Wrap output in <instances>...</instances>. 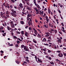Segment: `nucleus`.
Wrapping results in <instances>:
<instances>
[{
    "mask_svg": "<svg viewBox=\"0 0 66 66\" xmlns=\"http://www.w3.org/2000/svg\"><path fill=\"white\" fill-rule=\"evenodd\" d=\"M54 31H55V33H57V30H55Z\"/></svg>",
    "mask_w": 66,
    "mask_h": 66,
    "instance_id": "nucleus-37",
    "label": "nucleus"
},
{
    "mask_svg": "<svg viewBox=\"0 0 66 66\" xmlns=\"http://www.w3.org/2000/svg\"><path fill=\"white\" fill-rule=\"evenodd\" d=\"M27 4V5H29V2H28L27 3H26Z\"/></svg>",
    "mask_w": 66,
    "mask_h": 66,
    "instance_id": "nucleus-58",
    "label": "nucleus"
},
{
    "mask_svg": "<svg viewBox=\"0 0 66 66\" xmlns=\"http://www.w3.org/2000/svg\"><path fill=\"white\" fill-rule=\"evenodd\" d=\"M17 43L18 44H19V43H20V41H19V40H17L16 41Z\"/></svg>",
    "mask_w": 66,
    "mask_h": 66,
    "instance_id": "nucleus-19",
    "label": "nucleus"
},
{
    "mask_svg": "<svg viewBox=\"0 0 66 66\" xmlns=\"http://www.w3.org/2000/svg\"><path fill=\"white\" fill-rule=\"evenodd\" d=\"M45 18H46V20H47V19H48V18L47 16H45Z\"/></svg>",
    "mask_w": 66,
    "mask_h": 66,
    "instance_id": "nucleus-40",
    "label": "nucleus"
},
{
    "mask_svg": "<svg viewBox=\"0 0 66 66\" xmlns=\"http://www.w3.org/2000/svg\"><path fill=\"white\" fill-rule=\"evenodd\" d=\"M61 24H62V26H63V27H64V23H63L62 22L61 23Z\"/></svg>",
    "mask_w": 66,
    "mask_h": 66,
    "instance_id": "nucleus-35",
    "label": "nucleus"
},
{
    "mask_svg": "<svg viewBox=\"0 0 66 66\" xmlns=\"http://www.w3.org/2000/svg\"><path fill=\"white\" fill-rule=\"evenodd\" d=\"M50 63L52 64V65H54V62L52 61L51 62H50Z\"/></svg>",
    "mask_w": 66,
    "mask_h": 66,
    "instance_id": "nucleus-15",
    "label": "nucleus"
},
{
    "mask_svg": "<svg viewBox=\"0 0 66 66\" xmlns=\"http://www.w3.org/2000/svg\"><path fill=\"white\" fill-rule=\"evenodd\" d=\"M13 38L15 39V38H17V37L15 36H13Z\"/></svg>",
    "mask_w": 66,
    "mask_h": 66,
    "instance_id": "nucleus-28",
    "label": "nucleus"
},
{
    "mask_svg": "<svg viewBox=\"0 0 66 66\" xmlns=\"http://www.w3.org/2000/svg\"><path fill=\"white\" fill-rule=\"evenodd\" d=\"M48 52H49V53H51V51H50V50H48Z\"/></svg>",
    "mask_w": 66,
    "mask_h": 66,
    "instance_id": "nucleus-50",
    "label": "nucleus"
},
{
    "mask_svg": "<svg viewBox=\"0 0 66 66\" xmlns=\"http://www.w3.org/2000/svg\"><path fill=\"white\" fill-rule=\"evenodd\" d=\"M30 24H31V26H32V22H30V24H29V25H30Z\"/></svg>",
    "mask_w": 66,
    "mask_h": 66,
    "instance_id": "nucleus-34",
    "label": "nucleus"
},
{
    "mask_svg": "<svg viewBox=\"0 0 66 66\" xmlns=\"http://www.w3.org/2000/svg\"><path fill=\"white\" fill-rule=\"evenodd\" d=\"M11 26L12 28H15V25H14V24H12L11 25Z\"/></svg>",
    "mask_w": 66,
    "mask_h": 66,
    "instance_id": "nucleus-9",
    "label": "nucleus"
},
{
    "mask_svg": "<svg viewBox=\"0 0 66 66\" xmlns=\"http://www.w3.org/2000/svg\"><path fill=\"white\" fill-rule=\"evenodd\" d=\"M43 4H46V3L45 2H43Z\"/></svg>",
    "mask_w": 66,
    "mask_h": 66,
    "instance_id": "nucleus-62",
    "label": "nucleus"
},
{
    "mask_svg": "<svg viewBox=\"0 0 66 66\" xmlns=\"http://www.w3.org/2000/svg\"><path fill=\"white\" fill-rule=\"evenodd\" d=\"M59 64H61V61L60 60H59Z\"/></svg>",
    "mask_w": 66,
    "mask_h": 66,
    "instance_id": "nucleus-51",
    "label": "nucleus"
},
{
    "mask_svg": "<svg viewBox=\"0 0 66 66\" xmlns=\"http://www.w3.org/2000/svg\"><path fill=\"white\" fill-rule=\"evenodd\" d=\"M11 11L13 12L11 13V15L13 17H16V11H14V10L12 9L11 10Z\"/></svg>",
    "mask_w": 66,
    "mask_h": 66,
    "instance_id": "nucleus-1",
    "label": "nucleus"
},
{
    "mask_svg": "<svg viewBox=\"0 0 66 66\" xmlns=\"http://www.w3.org/2000/svg\"><path fill=\"white\" fill-rule=\"evenodd\" d=\"M9 46H13V44H11L9 45Z\"/></svg>",
    "mask_w": 66,
    "mask_h": 66,
    "instance_id": "nucleus-41",
    "label": "nucleus"
},
{
    "mask_svg": "<svg viewBox=\"0 0 66 66\" xmlns=\"http://www.w3.org/2000/svg\"><path fill=\"white\" fill-rule=\"evenodd\" d=\"M60 60H59L58 59H57L56 60V61H57V62H59V61Z\"/></svg>",
    "mask_w": 66,
    "mask_h": 66,
    "instance_id": "nucleus-59",
    "label": "nucleus"
},
{
    "mask_svg": "<svg viewBox=\"0 0 66 66\" xmlns=\"http://www.w3.org/2000/svg\"><path fill=\"white\" fill-rule=\"evenodd\" d=\"M21 34H22V35H24V32L23 31H21Z\"/></svg>",
    "mask_w": 66,
    "mask_h": 66,
    "instance_id": "nucleus-26",
    "label": "nucleus"
},
{
    "mask_svg": "<svg viewBox=\"0 0 66 66\" xmlns=\"http://www.w3.org/2000/svg\"><path fill=\"white\" fill-rule=\"evenodd\" d=\"M36 5L37 6V7L39 9V8H40V6H39V5H37V4Z\"/></svg>",
    "mask_w": 66,
    "mask_h": 66,
    "instance_id": "nucleus-14",
    "label": "nucleus"
},
{
    "mask_svg": "<svg viewBox=\"0 0 66 66\" xmlns=\"http://www.w3.org/2000/svg\"><path fill=\"white\" fill-rule=\"evenodd\" d=\"M34 4L35 5H36L37 4H36V1H34Z\"/></svg>",
    "mask_w": 66,
    "mask_h": 66,
    "instance_id": "nucleus-31",
    "label": "nucleus"
},
{
    "mask_svg": "<svg viewBox=\"0 0 66 66\" xmlns=\"http://www.w3.org/2000/svg\"><path fill=\"white\" fill-rule=\"evenodd\" d=\"M61 30H62V31H63V32H64V33H66L65 30L64 29L62 30V29H61Z\"/></svg>",
    "mask_w": 66,
    "mask_h": 66,
    "instance_id": "nucleus-17",
    "label": "nucleus"
},
{
    "mask_svg": "<svg viewBox=\"0 0 66 66\" xmlns=\"http://www.w3.org/2000/svg\"><path fill=\"white\" fill-rule=\"evenodd\" d=\"M27 9L28 10H29V11H31V10L29 8V7H27Z\"/></svg>",
    "mask_w": 66,
    "mask_h": 66,
    "instance_id": "nucleus-22",
    "label": "nucleus"
},
{
    "mask_svg": "<svg viewBox=\"0 0 66 66\" xmlns=\"http://www.w3.org/2000/svg\"><path fill=\"white\" fill-rule=\"evenodd\" d=\"M47 21V22H49V19H46V20Z\"/></svg>",
    "mask_w": 66,
    "mask_h": 66,
    "instance_id": "nucleus-53",
    "label": "nucleus"
},
{
    "mask_svg": "<svg viewBox=\"0 0 66 66\" xmlns=\"http://www.w3.org/2000/svg\"><path fill=\"white\" fill-rule=\"evenodd\" d=\"M0 15L1 16H3V12H1Z\"/></svg>",
    "mask_w": 66,
    "mask_h": 66,
    "instance_id": "nucleus-23",
    "label": "nucleus"
},
{
    "mask_svg": "<svg viewBox=\"0 0 66 66\" xmlns=\"http://www.w3.org/2000/svg\"><path fill=\"white\" fill-rule=\"evenodd\" d=\"M31 54L32 56H35V55L33 54Z\"/></svg>",
    "mask_w": 66,
    "mask_h": 66,
    "instance_id": "nucleus-42",
    "label": "nucleus"
},
{
    "mask_svg": "<svg viewBox=\"0 0 66 66\" xmlns=\"http://www.w3.org/2000/svg\"><path fill=\"white\" fill-rule=\"evenodd\" d=\"M6 14L7 15L9 14V12L8 11H7L6 12Z\"/></svg>",
    "mask_w": 66,
    "mask_h": 66,
    "instance_id": "nucleus-33",
    "label": "nucleus"
},
{
    "mask_svg": "<svg viewBox=\"0 0 66 66\" xmlns=\"http://www.w3.org/2000/svg\"><path fill=\"white\" fill-rule=\"evenodd\" d=\"M6 16L7 17L9 18L10 17V16H9V15H6Z\"/></svg>",
    "mask_w": 66,
    "mask_h": 66,
    "instance_id": "nucleus-36",
    "label": "nucleus"
},
{
    "mask_svg": "<svg viewBox=\"0 0 66 66\" xmlns=\"http://www.w3.org/2000/svg\"><path fill=\"white\" fill-rule=\"evenodd\" d=\"M62 29L63 30H64V27H62Z\"/></svg>",
    "mask_w": 66,
    "mask_h": 66,
    "instance_id": "nucleus-64",
    "label": "nucleus"
},
{
    "mask_svg": "<svg viewBox=\"0 0 66 66\" xmlns=\"http://www.w3.org/2000/svg\"><path fill=\"white\" fill-rule=\"evenodd\" d=\"M0 52H1V53H4V52H3V51H2V50Z\"/></svg>",
    "mask_w": 66,
    "mask_h": 66,
    "instance_id": "nucleus-44",
    "label": "nucleus"
},
{
    "mask_svg": "<svg viewBox=\"0 0 66 66\" xmlns=\"http://www.w3.org/2000/svg\"><path fill=\"white\" fill-rule=\"evenodd\" d=\"M58 42H59V41H60V40H61L60 39H59V40H57Z\"/></svg>",
    "mask_w": 66,
    "mask_h": 66,
    "instance_id": "nucleus-63",
    "label": "nucleus"
},
{
    "mask_svg": "<svg viewBox=\"0 0 66 66\" xmlns=\"http://www.w3.org/2000/svg\"><path fill=\"white\" fill-rule=\"evenodd\" d=\"M11 1L13 2V3H15V1L14 0H11Z\"/></svg>",
    "mask_w": 66,
    "mask_h": 66,
    "instance_id": "nucleus-39",
    "label": "nucleus"
},
{
    "mask_svg": "<svg viewBox=\"0 0 66 66\" xmlns=\"http://www.w3.org/2000/svg\"><path fill=\"white\" fill-rule=\"evenodd\" d=\"M35 34L36 35H37V31H35Z\"/></svg>",
    "mask_w": 66,
    "mask_h": 66,
    "instance_id": "nucleus-29",
    "label": "nucleus"
},
{
    "mask_svg": "<svg viewBox=\"0 0 66 66\" xmlns=\"http://www.w3.org/2000/svg\"><path fill=\"white\" fill-rule=\"evenodd\" d=\"M35 21L36 23H37V22H38V21L36 19H35Z\"/></svg>",
    "mask_w": 66,
    "mask_h": 66,
    "instance_id": "nucleus-54",
    "label": "nucleus"
},
{
    "mask_svg": "<svg viewBox=\"0 0 66 66\" xmlns=\"http://www.w3.org/2000/svg\"><path fill=\"white\" fill-rule=\"evenodd\" d=\"M15 62L16 63H17V64H19L20 63V62L18 60H16Z\"/></svg>",
    "mask_w": 66,
    "mask_h": 66,
    "instance_id": "nucleus-8",
    "label": "nucleus"
},
{
    "mask_svg": "<svg viewBox=\"0 0 66 66\" xmlns=\"http://www.w3.org/2000/svg\"><path fill=\"white\" fill-rule=\"evenodd\" d=\"M19 6H20L21 8H23V5L21 3H20V4L19 5Z\"/></svg>",
    "mask_w": 66,
    "mask_h": 66,
    "instance_id": "nucleus-4",
    "label": "nucleus"
},
{
    "mask_svg": "<svg viewBox=\"0 0 66 66\" xmlns=\"http://www.w3.org/2000/svg\"><path fill=\"white\" fill-rule=\"evenodd\" d=\"M10 27H9V26H7V29L9 31H10Z\"/></svg>",
    "mask_w": 66,
    "mask_h": 66,
    "instance_id": "nucleus-24",
    "label": "nucleus"
},
{
    "mask_svg": "<svg viewBox=\"0 0 66 66\" xmlns=\"http://www.w3.org/2000/svg\"><path fill=\"white\" fill-rule=\"evenodd\" d=\"M24 47V45L23 44L21 46V48H23Z\"/></svg>",
    "mask_w": 66,
    "mask_h": 66,
    "instance_id": "nucleus-13",
    "label": "nucleus"
},
{
    "mask_svg": "<svg viewBox=\"0 0 66 66\" xmlns=\"http://www.w3.org/2000/svg\"><path fill=\"white\" fill-rule=\"evenodd\" d=\"M24 49L25 51H29V49L28 48V47H27V46H24Z\"/></svg>",
    "mask_w": 66,
    "mask_h": 66,
    "instance_id": "nucleus-3",
    "label": "nucleus"
},
{
    "mask_svg": "<svg viewBox=\"0 0 66 66\" xmlns=\"http://www.w3.org/2000/svg\"><path fill=\"white\" fill-rule=\"evenodd\" d=\"M48 58L49 59V60H51L52 59V58H51V57H49Z\"/></svg>",
    "mask_w": 66,
    "mask_h": 66,
    "instance_id": "nucleus-45",
    "label": "nucleus"
},
{
    "mask_svg": "<svg viewBox=\"0 0 66 66\" xmlns=\"http://www.w3.org/2000/svg\"><path fill=\"white\" fill-rule=\"evenodd\" d=\"M57 53H60V52H61L60 51H57Z\"/></svg>",
    "mask_w": 66,
    "mask_h": 66,
    "instance_id": "nucleus-52",
    "label": "nucleus"
},
{
    "mask_svg": "<svg viewBox=\"0 0 66 66\" xmlns=\"http://www.w3.org/2000/svg\"><path fill=\"white\" fill-rule=\"evenodd\" d=\"M50 30L51 31H52V32H53V31L54 32V30H53V29H51Z\"/></svg>",
    "mask_w": 66,
    "mask_h": 66,
    "instance_id": "nucleus-48",
    "label": "nucleus"
},
{
    "mask_svg": "<svg viewBox=\"0 0 66 66\" xmlns=\"http://www.w3.org/2000/svg\"><path fill=\"white\" fill-rule=\"evenodd\" d=\"M26 61H27V63H29V62H30V60L29 59H26Z\"/></svg>",
    "mask_w": 66,
    "mask_h": 66,
    "instance_id": "nucleus-18",
    "label": "nucleus"
},
{
    "mask_svg": "<svg viewBox=\"0 0 66 66\" xmlns=\"http://www.w3.org/2000/svg\"><path fill=\"white\" fill-rule=\"evenodd\" d=\"M15 47L16 48H18L19 47V45L18 44H16L15 45Z\"/></svg>",
    "mask_w": 66,
    "mask_h": 66,
    "instance_id": "nucleus-16",
    "label": "nucleus"
},
{
    "mask_svg": "<svg viewBox=\"0 0 66 66\" xmlns=\"http://www.w3.org/2000/svg\"><path fill=\"white\" fill-rule=\"evenodd\" d=\"M3 27H1L0 28V30H3Z\"/></svg>",
    "mask_w": 66,
    "mask_h": 66,
    "instance_id": "nucleus-43",
    "label": "nucleus"
},
{
    "mask_svg": "<svg viewBox=\"0 0 66 66\" xmlns=\"http://www.w3.org/2000/svg\"><path fill=\"white\" fill-rule=\"evenodd\" d=\"M10 7L11 9H12V8H13V6H12V5H10Z\"/></svg>",
    "mask_w": 66,
    "mask_h": 66,
    "instance_id": "nucleus-57",
    "label": "nucleus"
},
{
    "mask_svg": "<svg viewBox=\"0 0 66 66\" xmlns=\"http://www.w3.org/2000/svg\"><path fill=\"white\" fill-rule=\"evenodd\" d=\"M58 12H59V13L60 14H61V11H60V10H58Z\"/></svg>",
    "mask_w": 66,
    "mask_h": 66,
    "instance_id": "nucleus-55",
    "label": "nucleus"
},
{
    "mask_svg": "<svg viewBox=\"0 0 66 66\" xmlns=\"http://www.w3.org/2000/svg\"><path fill=\"white\" fill-rule=\"evenodd\" d=\"M34 40H35L34 39H33V42L34 43H35L36 44H37V42H36V41H34Z\"/></svg>",
    "mask_w": 66,
    "mask_h": 66,
    "instance_id": "nucleus-20",
    "label": "nucleus"
},
{
    "mask_svg": "<svg viewBox=\"0 0 66 66\" xmlns=\"http://www.w3.org/2000/svg\"><path fill=\"white\" fill-rule=\"evenodd\" d=\"M20 23L21 24H24V22L23 21H20Z\"/></svg>",
    "mask_w": 66,
    "mask_h": 66,
    "instance_id": "nucleus-10",
    "label": "nucleus"
},
{
    "mask_svg": "<svg viewBox=\"0 0 66 66\" xmlns=\"http://www.w3.org/2000/svg\"><path fill=\"white\" fill-rule=\"evenodd\" d=\"M3 35V36H5V35H6V33H5Z\"/></svg>",
    "mask_w": 66,
    "mask_h": 66,
    "instance_id": "nucleus-30",
    "label": "nucleus"
},
{
    "mask_svg": "<svg viewBox=\"0 0 66 66\" xmlns=\"http://www.w3.org/2000/svg\"><path fill=\"white\" fill-rule=\"evenodd\" d=\"M44 45H46V46H49V44H44Z\"/></svg>",
    "mask_w": 66,
    "mask_h": 66,
    "instance_id": "nucleus-46",
    "label": "nucleus"
},
{
    "mask_svg": "<svg viewBox=\"0 0 66 66\" xmlns=\"http://www.w3.org/2000/svg\"><path fill=\"white\" fill-rule=\"evenodd\" d=\"M16 33L17 34H20V32H19L18 31H17L16 32Z\"/></svg>",
    "mask_w": 66,
    "mask_h": 66,
    "instance_id": "nucleus-38",
    "label": "nucleus"
},
{
    "mask_svg": "<svg viewBox=\"0 0 66 66\" xmlns=\"http://www.w3.org/2000/svg\"><path fill=\"white\" fill-rule=\"evenodd\" d=\"M33 29L34 31H35V32H36V31H37V30H35V28H33Z\"/></svg>",
    "mask_w": 66,
    "mask_h": 66,
    "instance_id": "nucleus-49",
    "label": "nucleus"
},
{
    "mask_svg": "<svg viewBox=\"0 0 66 66\" xmlns=\"http://www.w3.org/2000/svg\"><path fill=\"white\" fill-rule=\"evenodd\" d=\"M27 17H31V15H30L29 14H27Z\"/></svg>",
    "mask_w": 66,
    "mask_h": 66,
    "instance_id": "nucleus-32",
    "label": "nucleus"
},
{
    "mask_svg": "<svg viewBox=\"0 0 66 66\" xmlns=\"http://www.w3.org/2000/svg\"><path fill=\"white\" fill-rule=\"evenodd\" d=\"M29 33L27 32V31H26L25 32V36H26V37H28L29 36Z\"/></svg>",
    "mask_w": 66,
    "mask_h": 66,
    "instance_id": "nucleus-5",
    "label": "nucleus"
},
{
    "mask_svg": "<svg viewBox=\"0 0 66 66\" xmlns=\"http://www.w3.org/2000/svg\"><path fill=\"white\" fill-rule=\"evenodd\" d=\"M29 30H30V31H31L32 30V28L31 27H29Z\"/></svg>",
    "mask_w": 66,
    "mask_h": 66,
    "instance_id": "nucleus-27",
    "label": "nucleus"
},
{
    "mask_svg": "<svg viewBox=\"0 0 66 66\" xmlns=\"http://www.w3.org/2000/svg\"><path fill=\"white\" fill-rule=\"evenodd\" d=\"M46 38H44V39L42 40V42H46Z\"/></svg>",
    "mask_w": 66,
    "mask_h": 66,
    "instance_id": "nucleus-11",
    "label": "nucleus"
},
{
    "mask_svg": "<svg viewBox=\"0 0 66 66\" xmlns=\"http://www.w3.org/2000/svg\"><path fill=\"white\" fill-rule=\"evenodd\" d=\"M37 36L38 37V38H41V37H42V36L39 34H38Z\"/></svg>",
    "mask_w": 66,
    "mask_h": 66,
    "instance_id": "nucleus-7",
    "label": "nucleus"
},
{
    "mask_svg": "<svg viewBox=\"0 0 66 66\" xmlns=\"http://www.w3.org/2000/svg\"><path fill=\"white\" fill-rule=\"evenodd\" d=\"M48 39H50V40H51V36H50L48 38Z\"/></svg>",
    "mask_w": 66,
    "mask_h": 66,
    "instance_id": "nucleus-25",
    "label": "nucleus"
},
{
    "mask_svg": "<svg viewBox=\"0 0 66 66\" xmlns=\"http://www.w3.org/2000/svg\"><path fill=\"white\" fill-rule=\"evenodd\" d=\"M48 11L49 14H50V13H51V10H50L49 9H48Z\"/></svg>",
    "mask_w": 66,
    "mask_h": 66,
    "instance_id": "nucleus-21",
    "label": "nucleus"
},
{
    "mask_svg": "<svg viewBox=\"0 0 66 66\" xmlns=\"http://www.w3.org/2000/svg\"><path fill=\"white\" fill-rule=\"evenodd\" d=\"M31 48H32L33 49L34 48V46H33L32 45L31 46Z\"/></svg>",
    "mask_w": 66,
    "mask_h": 66,
    "instance_id": "nucleus-56",
    "label": "nucleus"
},
{
    "mask_svg": "<svg viewBox=\"0 0 66 66\" xmlns=\"http://www.w3.org/2000/svg\"><path fill=\"white\" fill-rule=\"evenodd\" d=\"M38 62H40V63H43V62H42V60L40 59H38Z\"/></svg>",
    "mask_w": 66,
    "mask_h": 66,
    "instance_id": "nucleus-12",
    "label": "nucleus"
},
{
    "mask_svg": "<svg viewBox=\"0 0 66 66\" xmlns=\"http://www.w3.org/2000/svg\"><path fill=\"white\" fill-rule=\"evenodd\" d=\"M47 42H51V40L50 39H48V40L47 41Z\"/></svg>",
    "mask_w": 66,
    "mask_h": 66,
    "instance_id": "nucleus-47",
    "label": "nucleus"
},
{
    "mask_svg": "<svg viewBox=\"0 0 66 66\" xmlns=\"http://www.w3.org/2000/svg\"><path fill=\"white\" fill-rule=\"evenodd\" d=\"M46 34H47L45 36L46 37H47H47L49 36V32H46Z\"/></svg>",
    "mask_w": 66,
    "mask_h": 66,
    "instance_id": "nucleus-6",
    "label": "nucleus"
},
{
    "mask_svg": "<svg viewBox=\"0 0 66 66\" xmlns=\"http://www.w3.org/2000/svg\"><path fill=\"white\" fill-rule=\"evenodd\" d=\"M43 50L44 51H46V50L45 49H43Z\"/></svg>",
    "mask_w": 66,
    "mask_h": 66,
    "instance_id": "nucleus-61",
    "label": "nucleus"
},
{
    "mask_svg": "<svg viewBox=\"0 0 66 66\" xmlns=\"http://www.w3.org/2000/svg\"><path fill=\"white\" fill-rule=\"evenodd\" d=\"M58 56L59 57H62L63 56V53H60L59 54Z\"/></svg>",
    "mask_w": 66,
    "mask_h": 66,
    "instance_id": "nucleus-2",
    "label": "nucleus"
},
{
    "mask_svg": "<svg viewBox=\"0 0 66 66\" xmlns=\"http://www.w3.org/2000/svg\"><path fill=\"white\" fill-rule=\"evenodd\" d=\"M28 28V26H27L26 27H25V29H27V28Z\"/></svg>",
    "mask_w": 66,
    "mask_h": 66,
    "instance_id": "nucleus-60",
    "label": "nucleus"
}]
</instances>
